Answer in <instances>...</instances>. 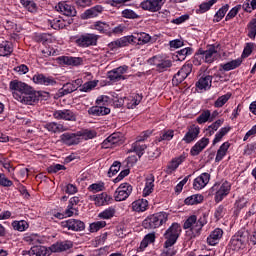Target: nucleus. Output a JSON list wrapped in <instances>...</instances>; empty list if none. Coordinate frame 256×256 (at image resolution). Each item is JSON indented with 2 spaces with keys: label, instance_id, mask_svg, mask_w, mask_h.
Listing matches in <instances>:
<instances>
[{
  "label": "nucleus",
  "instance_id": "1",
  "mask_svg": "<svg viewBox=\"0 0 256 256\" xmlns=\"http://www.w3.org/2000/svg\"><path fill=\"white\" fill-rule=\"evenodd\" d=\"M39 97V92L35 91L31 86L28 91H24L20 96L15 94L16 101L24 103L25 105H33V103H37V101H39Z\"/></svg>",
  "mask_w": 256,
  "mask_h": 256
},
{
  "label": "nucleus",
  "instance_id": "2",
  "mask_svg": "<svg viewBox=\"0 0 256 256\" xmlns=\"http://www.w3.org/2000/svg\"><path fill=\"white\" fill-rule=\"evenodd\" d=\"M179 235H181V226L179 225H172L164 234V242L165 247H173L177 243L179 239Z\"/></svg>",
  "mask_w": 256,
  "mask_h": 256
},
{
  "label": "nucleus",
  "instance_id": "3",
  "mask_svg": "<svg viewBox=\"0 0 256 256\" xmlns=\"http://www.w3.org/2000/svg\"><path fill=\"white\" fill-rule=\"evenodd\" d=\"M99 41V35L93 33H86L79 36L76 39V44L78 47H95Z\"/></svg>",
  "mask_w": 256,
  "mask_h": 256
},
{
  "label": "nucleus",
  "instance_id": "4",
  "mask_svg": "<svg viewBox=\"0 0 256 256\" xmlns=\"http://www.w3.org/2000/svg\"><path fill=\"white\" fill-rule=\"evenodd\" d=\"M148 64L156 67L155 69L159 73H163V71H167L173 65L171 60L164 59L161 56H154L148 59Z\"/></svg>",
  "mask_w": 256,
  "mask_h": 256
},
{
  "label": "nucleus",
  "instance_id": "5",
  "mask_svg": "<svg viewBox=\"0 0 256 256\" xmlns=\"http://www.w3.org/2000/svg\"><path fill=\"white\" fill-rule=\"evenodd\" d=\"M212 193L215 192V201L216 203H219L223 201L224 197H227L229 195V191H231V184L229 182L225 181L224 183L220 184H215L211 188Z\"/></svg>",
  "mask_w": 256,
  "mask_h": 256
},
{
  "label": "nucleus",
  "instance_id": "6",
  "mask_svg": "<svg viewBox=\"0 0 256 256\" xmlns=\"http://www.w3.org/2000/svg\"><path fill=\"white\" fill-rule=\"evenodd\" d=\"M191 71H193L192 64L183 65L182 68L178 71V73L174 75L172 79V84L176 87L177 85H181V83L184 82L186 77H189V75H191Z\"/></svg>",
  "mask_w": 256,
  "mask_h": 256
},
{
  "label": "nucleus",
  "instance_id": "7",
  "mask_svg": "<svg viewBox=\"0 0 256 256\" xmlns=\"http://www.w3.org/2000/svg\"><path fill=\"white\" fill-rule=\"evenodd\" d=\"M133 193V186L129 183H122L114 193L115 201H125Z\"/></svg>",
  "mask_w": 256,
  "mask_h": 256
},
{
  "label": "nucleus",
  "instance_id": "8",
  "mask_svg": "<svg viewBox=\"0 0 256 256\" xmlns=\"http://www.w3.org/2000/svg\"><path fill=\"white\" fill-rule=\"evenodd\" d=\"M167 0H145L141 2L140 7L144 11H150L151 13H157V11H161V7L165 5Z\"/></svg>",
  "mask_w": 256,
  "mask_h": 256
},
{
  "label": "nucleus",
  "instance_id": "9",
  "mask_svg": "<svg viewBox=\"0 0 256 256\" xmlns=\"http://www.w3.org/2000/svg\"><path fill=\"white\" fill-rule=\"evenodd\" d=\"M167 213L159 212L148 216L144 221L143 225H163L167 223Z\"/></svg>",
  "mask_w": 256,
  "mask_h": 256
},
{
  "label": "nucleus",
  "instance_id": "10",
  "mask_svg": "<svg viewBox=\"0 0 256 256\" xmlns=\"http://www.w3.org/2000/svg\"><path fill=\"white\" fill-rule=\"evenodd\" d=\"M9 89L10 91H13L12 95L15 99V95H18L20 97L25 93V91H29L30 86L19 80H13L9 84Z\"/></svg>",
  "mask_w": 256,
  "mask_h": 256
},
{
  "label": "nucleus",
  "instance_id": "11",
  "mask_svg": "<svg viewBox=\"0 0 256 256\" xmlns=\"http://www.w3.org/2000/svg\"><path fill=\"white\" fill-rule=\"evenodd\" d=\"M32 81L36 83V85H44L45 87H53V85H57L55 78L39 73L33 76Z\"/></svg>",
  "mask_w": 256,
  "mask_h": 256
},
{
  "label": "nucleus",
  "instance_id": "12",
  "mask_svg": "<svg viewBox=\"0 0 256 256\" xmlns=\"http://www.w3.org/2000/svg\"><path fill=\"white\" fill-rule=\"evenodd\" d=\"M55 9L59 13H62V15H66V17H75L77 15L75 7L67 4V2H59Z\"/></svg>",
  "mask_w": 256,
  "mask_h": 256
},
{
  "label": "nucleus",
  "instance_id": "13",
  "mask_svg": "<svg viewBox=\"0 0 256 256\" xmlns=\"http://www.w3.org/2000/svg\"><path fill=\"white\" fill-rule=\"evenodd\" d=\"M71 247H73V243H71V241H59L52 244L48 249L51 255V253H63V251H69Z\"/></svg>",
  "mask_w": 256,
  "mask_h": 256
},
{
  "label": "nucleus",
  "instance_id": "14",
  "mask_svg": "<svg viewBox=\"0 0 256 256\" xmlns=\"http://www.w3.org/2000/svg\"><path fill=\"white\" fill-rule=\"evenodd\" d=\"M102 145L105 149H109L113 145H123V136L121 133H113L103 141Z\"/></svg>",
  "mask_w": 256,
  "mask_h": 256
},
{
  "label": "nucleus",
  "instance_id": "15",
  "mask_svg": "<svg viewBox=\"0 0 256 256\" xmlns=\"http://www.w3.org/2000/svg\"><path fill=\"white\" fill-rule=\"evenodd\" d=\"M199 133H201V128L195 124H192L190 127H188V131L183 137L182 141H185L186 143H193V141L199 137Z\"/></svg>",
  "mask_w": 256,
  "mask_h": 256
},
{
  "label": "nucleus",
  "instance_id": "16",
  "mask_svg": "<svg viewBox=\"0 0 256 256\" xmlns=\"http://www.w3.org/2000/svg\"><path fill=\"white\" fill-rule=\"evenodd\" d=\"M229 245L232 251H243L247 244H245V237L240 235H234L231 238Z\"/></svg>",
  "mask_w": 256,
  "mask_h": 256
},
{
  "label": "nucleus",
  "instance_id": "17",
  "mask_svg": "<svg viewBox=\"0 0 256 256\" xmlns=\"http://www.w3.org/2000/svg\"><path fill=\"white\" fill-rule=\"evenodd\" d=\"M209 179H211V175L209 173H202L200 176H198L193 183V188L196 191H201V189H204V187H207V184L209 183Z\"/></svg>",
  "mask_w": 256,
  "mask_h": 256
},
{
  "label": "nucleus",
  "instance_id": "18",
  "mask_svg": "<svg viewBox=\"0 0 256 256\" xmlns=\"http://www.w3.org/2000/svg\"><path fill=\"white\" fill-rule=\"evenodd\" d=\"M54 119H63L64 121H76V116L71 110H57L53 113Z\"/></svg>",
  "mask_w": 256,
  "mask_h": 256
},
{
  "label": "nucleus",
  "instance_id": "19",
  "mask_svg": "<svg viewBox=\"0 0 256 256\" xmlns=\"http://www.w3.org/2000/svg\"><path fill=\"white\" fill-rule=\"evenodd\" d=\"M127 69V66H120L114 70H111L108 72V79H110V81H121V79H125L123 74L127 73Z\"/></svg>",
  "mask_w": 256,
  "mask_h": 256
},
{
  "label": "nucleus",
  "instance_id": "20",
  "mask_svg": "<svg viewBox=\"0 0 256 256\" xmlns=\"http://www.w3.org/2000/svg\"><path fill=\"white\" fill-rule=\"evenodd\" d=\"M61 142L65 145H78L80 141L79 133H64L60 136Z\"/></svg>",
  "mask_w": 256,
  "mask_h": 256
},
{
  "label": "nucleus",
  "instance_id": "21",
  "mask_svg": "<svg viewBox=\"0 0 256 256\" xmlns=\"http://www.w3.org/2000/svg\"><path fill=\"white\" fill-rule=\"evenodd\" d=\"M202 228L203 226L201 225H184L186 237L188 239H195V237H199V235H201Z\"/></svg>",
  "mask_w": 256,
  "mask_h": 256
},
{
  "label": "nucleus",
  "instance_id": "22",
  "mask_svg": "<svg viewBox=\"0 0 256 256\" xmlns=\"http://www.w3.org/2000/svg\"><path fill=\"white\" fill-rule=\"evenodd\" d=\"M208 145L209 138H202L191 148L190 155H192V157H197V155H199V153H201V151H203V149Z\"/></svg>",
  "mask_w": 256,
  "mask_h": 256
},
{
  "label": "nucleus",
  "instance_id": "23",
  "mask_svg": "<svg viewBox=\"0 0 256 256\" xmlns=\"http://www.w3.org/2000/svg\"><path fill=\"white\" fill-rule=\"evenodd\" d=\"M29 256H50L51 251H49V248L45 246H33L28 251Z\"/></svg>",
  "mask_w": 256,
  "mask_h": 256
},
{
  "label": "nucleus",
  "instance_id": "24",
  "mask_svg": "<svg viewBox=\"0 0 256 256\" xmlns=\"http://www.w3.org/2000/svg\"><path fill=\"white\" fill-rule=\"evenodd\" d=\"M95 205L98 207H103V205H109V203L113 202V197L107 195V193L103 192L95 196Z\"/></svg>",
  "mask_w": 256,
  "mask_h": 256
},
{
  "label": "nucleus",
  "instance_id": "25",
  "mask_svg": "<svg viewBox=\"0 0 256 256\" xmlns=\"http://www.w3.org/2000/svg\"><path fill=\"white\" fill-rule=\"evenodd\" d=\"M223 237V230L221 228H216L207 238L208 245L215 246L217 245L219 239Z\"/></svg>",
  "mask_w": 256,
  "mask_h": 256
},
{
  "label": "nucleus",
  "instance_id": "26",
  "mask_svg": "<svg viewBox=\"0 0 256 256\" xmlns=\"http://www.w3.org/2000/svg\"><path fill=\"white\" fill-rule=\"evenodd\" d=\"M45 129L50 131L51 133H63V131H67L69 128L64 126L63 124H59L57 122H49L45 124Z\"/></svg>",
  "mask_w": 256,
  "mask_h": 256
},
{
  "label": "nucleus",
  "instance_id": "27",
  "mask_svg": "<svg viewBox=\"0 0 256 256\" xmlns=\"http://www.w3.org/2000/svg\"><path fill=\"white\" fill-rule=\"evenodd\" d=\"M58 59L60 63H63L64 65H73L74 67H77V65H81V63H83V58L81 57L62 56Z\"/></svg>",
  "mask_w": 256,
  "mask_h": 256
},
{
  "label": "nucleus",
  "instance_id": "28",
  "mask_svg": "<svg viewBox=\"0 0 256 256\" xmlns=\"http://www.w3.org/2000/svg\"><path fill=\"white\" fill-rule=\"evenodd\" d=\"M215 55H217V48L215 46H208L206 50H203L204 63H213Z\"/></svg>",
  "mask_w": 256,
  "mask_h": 256
},
{
  "label": "nucleus",
  "instance_id": "29",
  "mask_svg": "<svg viewBox=\"0 0 256 256\" xmlns=\"http://www.w3.org/2000/svg\"><path fill=\"white\" fill-rule=\"evenodd\" d=\"M183 161H185L184 155L172 159L166 168V173L171 175V173H173V171H175L181 165V163H183Z\"/></svg>",
  "mask_w": 256,
  "mask_h": 256
},
{
  "label": "nucleus",
  "instance_id": "30",
  "mask_svg": "<svg viewBox=\"0 0 256 256\" xmlns=\"http://www.w3.org/2000/svg\"><path fill=\"white\" fill-rule=\"evenodd\" d=\"M211 83H213V77L212 76H205L201 77L197 82H196V87L200 90L207 91V89H211Z\"/></svg>",
  "mask_w": 256,
  "mask_h": 256
},
{
  "label": "nucleus",
  "instance_id": "31",
  "mask_svg": "<svg viewBox=\"0 0 256 256\" xmlns=\"http://www.w3.org/2000/svg\"><path fill=\"white\" fill-rule=\"evenodd\" d=\"M88 113L90 115H96L97 117H99L100 115H109L111 113V109L105 106L97 105V106H92L88 110Z\"/></svg>",
  "mask_w": 256,
  "mask_h": 256
},
{
  "label": "nucleus",
  "instance_id": "32",
  "mask_svg": "<svg viewBox=\"0 0 256 256\" xmlns=\"http://www.w3.org/2000/svg\"><path fill=\"white\" fill-rule=\"evenodd\" d=\"M155 239H156L155 233L147 234L141 241L140 246L138 247L137 251L138 252L145 251V249H147V247H149V245H151V243H153L155 241Z\"/></svg>",
  "mask_w": 256,
  "mask_h": 256
},
{
  "label": "nucleus",
  "instance_id": "33",
  "mask_svg": "<svg viewBox=\"0 0 256 256\" xmlns=\"http://www.w3.org/2000/svg\"><path fill=\"white\" fill-rule=\"evenodd\" d=\"M75 91H77V85L66 83L58 90V97H65V95H69V93H73Z\"/></svg>",
  "mask_w": 256,
  "mask_h": 256
},
{
  "label": "nucleus",
  "instance_id": "34",
  "mask_svg": "<svg viewBox=\"0 0 256 256\" xmlns=\"http://www.w3.org/2000/svg\"><path fill=\"white\" fill-rule=\"evenodd\" d=\"M101 11H103V7L95 6L93 8L86 10L82 14V18L83 19H93V17H97L99 15V13H101Z\"/></svg>",
  "mask_w": 256,
  "mask_h": 256
},
{
  "label": "nucleus",
  "instance_id": "35",
  "mask_svg": "<svg viewBox=\"0 0 256 256\" xmlns=\"http://www.w3.org/2000/svg\"><path fill=\"white\" fill-rule=\"evenodd\" d=\"M230 144L229 142H224L218 149L215 162L219 163L220 161H223V157L227 155V151H229Z\"/></svg>",
  "mask_w": 256,
  "mask_h": 256
},
{
  "label": "nucleus",
  "instance_id": "36",
  "mask_svg": "<svg viewBox=\"0 0 256 256\" xmlns=\"http://www.w3.org/2000/svg\"><path fill=\"white\" fill-rule=\"evenodd\" d=\"M23 240L29 245H37L39 243H43V237L39 236V234H25Z\"/></svg>",
  "mask_w": 256,
  "mask_h": 256
},
{
  "label": "nucleus",
  "instance_id": "37",
  "mask_svg": "<svg viewBox=\"0 0 256 256\" xmlns=\"http://www.w3.org/2000/svg\"><path fill=\"white\" fill-rule=\"evenodd\" d=\"M153 183H155V178L153 177V175L148 176L146 178V185L143 190L144 197H147L153 193V187H155V184Z\"/></svg>",
  "mask_w": 256,
  "mask_h": 256
},
{
  "label": "nucleus",
  "instance_id": "38",
  "mask_svg": "<svg viewBox=\"0 0 256 256\" xmlns=\"http://www.w3.org/2000/svg\"><path fill=\"white\" fill-rule=\"evenodd\" d=\"M147 207H149V202L147 200H138L132 203V209L137 213L147 211Z\"/></svg>",
  "mask_w": 256,
  "mask_h": 256
},
{
  "label": "nucleus",
  "instance_id": "39",
  "mask_svg": "<svg viewBox=\"0 0 256 256\" xmlns=\"http://www.w3.org/2000/svg\"><path fill=\"white\" fill-rule=\"evenodd\" d=\"M149 41H151V36L145 32L137 34L133 39V43H136L137 45H145L149 43Z\"/></svg>",
  "mask_w": 256,
  "mask_h": 256
},
{
  "label": "nucleus",
  "instance_id": "40",
  "mask_svg": "<svg viewBox=\"0 0 256 256\" xmlns=\"http://www.w3.org/2000/svg\"><path fill=\"white\" fill-rule=\"evenodd\" d=\"M146 149H147V145L141 144L139 142H135L132 144L130 153H132V152L136 153V155H138L139 159H141V156L143 155V153H145Z\"/></svg>",
  "mask_w": 256,
  "mask_h": 256
},
{
  "label": "nucleus",
  "instance_id": "41",
  "mask_svg": "<svg viewBox=\"0 0 256 256\" xmlns=\"http://www.w3.org/2000/svg\"><path fill=\"white\" fill-rule=\"evenodd\" d=\"M242 63H243V60L241 58H238L236 60H232L222 65V68L224 71H232L233 69H237V67H240Z\"/></svg>",
  "mask_w": 256,
  "mask_h": 256
},
{
  "label": "nucleus",
  "instance_id": "42",
  "mask_svg": "<svg viewBox=\"0 0 256 256\" xmlns=\"http://www.w3.org/2000/svg\"><path fill=\"white\" fill-rule=\"evenodd\" d=\"M223 123V119L216 120L214 123L208 126V128L206 129V135H209V137H211V135H213L215 131H217V129H219V127L223 125Z\"/></svg>",
  "mask_w": 256,
  "mask_h": 256
},
{
  "label": "nucleus",
  "instance_id": "43",
  "mask_svg": "<svg viewBox=\"0 0 256 256\" xmlns=\"http://www.w3.org/2000/svg\"><path fill=\"white\" fill-rule=\"evenodd\" d=\"M13 53V47L9 42H2L0 44V56L7 57V55H11Z\"/></svg>",
  "mask_w": 256,
  "mask_h": 256
},
{
  "label": "nucleus",
  "instance_id": "44",
  "mask_svg": "<svg viewBox=\"0 0 256 256\" xmlns=\"http://www.w3.org/2000/svg\"><path fill=\"white\" fill-rule=\"evenodd\" d=\"M202 201H203V195L195 194L186 198L184 200V203L185 205H197L198 203H202Z\"/></svg>",
  "mask_w": 256,
  "mask_h": 256
},
{
  "label": "nucleus",
  "instance_id": "45",
  "mask_svg": "<svg viewBox=\"0 0 256 256\" xmlns=\"http://www.w3.org/2000/svg\"><path fill=\"white\" fill-rule=\"evenodd\" d=\"M20 2L30 13H37V4L33 0H20Z\"/></svg>",
  "mask_w": 256,
  "mask_h": 256
},
{
  "label": "nucleus",
  "instance_id": "46",
  "mask_svg": "<svg viewBox=\"0 0 256 256\" xmlns=\"http://www.w3.org/2000/svg\"><path fill=\"white\" fill-rule=\"evenodd\" d=\"M199 125H203V123H207V121L211 122V111L204 110L196 119Z\"/></svg>",
  "mask_w": 256,
  "mask_h": 256
},
{
  "label": "nucleus",
  "instance_id": "47",
  "mask_svg": "<svg viewBox=\"0 0 256 256\" xmlns=\"http://www.w3.org/2000/svg\"><path fill=\"white\" fill-rule=\"evenodd\" d=\"M205 61V56H203V49L200 48L194 55V58L192 60L193 65L196 67H199Z\"/></svg>",
  "mask_w": 256,
  "mask_h": 256
},
{
  "label": "nucleus",
  "instance_id": "48",
  "mask_svg": "<svg viewBox=\"0 0 256 256\" xmlns=\"http://www.w3.org/2000/svg\"><path fill=\"white\" fill-rule=\"evenodd\" d=\"M228 131H231V127L221 128L220 131L215 135L213 145H217V143L223 139L224 135H227Z\"/></svg>",
  "mask_w": 256,
  "mask_h": 256
},
{
  "label": "nucleus",
  "instance_id": "49",
  "mask_svg": "<svg viewBox=\"0 0 256 256\" xmlns=\"http://www.w3.org/2000/svg\"><path fill=\"white\" fill-rule=\"evenodd\" d=\"M133 39H135V36H128L120 38L119 40L115 41V45L117 47H127L129 43H133Z\"/></svg>",
  "mask_w": 256,
  "mask_h": 256
},
{
  "label": "nucleus",
  "instance_id": "50",
  "mask_svg": "<svg viewBox=\"0 0 256 256\" xmlns=\"http://www.w3.org/2000/svg\"><path fill=\"white\" fill-rule=\"evenodd\" d=\"M98 83H99L98 80L86 82L82 85V87L80 88V91H82L84 93H88V91H92V89H95V87H97Z\"/></svg>",
  "mask_w": 256,
  "mask_h": 256
},
{
  "label": "nucleus",
  "instance_id": "51",
  "mask_svg": "<svg viewBox=\"0 0 256 256\" xmlns=\"http://www.w3.org/2000/svg\"><path fill=\"white\" fill-rule=\"evenodd\" d=\"M227 11H229L228 4L224 5L222 8H220L217 11V13L215 14L214 21H216V23H219V21H221V19H223L225 17V14L227 13Z\"/></svg>",
  "mask_w": 256,
  "mask_h": 256
},
{
  "label": "nucleus",
  "instance_id": "52",
  "mask_svg": "<svg viewBox=\"0 0 256 256\" xmlns=\"http://www.w3.org/2000/svg\"><path fill=\"white\" fill-rule=\"evenodd\" d=\"M193 53V48L191 47H187L184 48L182 50L178 51V61H185V57H187V55H191Z\"/></svg>",
  "mask_w": 256,
  "mask_h": 256
},
{
  "label": "nucleus",
  "instance_id": "53",
  "mask_svg": "<svg viewBox=\"0 0 256 256\" xmlns=\"http://www.w3.org/2000/svg\"><path fill=\"white\" fill-rule=\"evenodd\" d=\"M256 36V19H252L248 24V37L255 39Z\"/></svg>",
  "mask_w": 256,
  "mask_h": 256
},
{
  "label": "nucleus",
  "instance_id": "54",
  "mask_svg": "<svg viewBox=\"0 0 256 256\" xmlns=\"http://www.w3.org/2000/svg\"><path fill=\"white\" fill-rule=\"evenodd\" d=\"M94 29L99 31V33H107L109 31V24L99 21L94 24Z\"/></svg>",
  "mask_w": 256,
  "mask_h": 256
},
{
  "label": "nucleus",
  "instance_id": "55",
  "mask_svg": "<svg viewBox=\"0 0 256 256\" xmlns=\"http://www.w3.org/2000/svg\"><path fill=\"white\" fill-rule=\"evenodd\" d=\"M229 99H231V94L222 95L215 101L214 106L218 108L223 107Z\"/></svg>",
  "mask_w": 256,
  "mask_h": 256
},
{
  "label": "nucleus",
  "instance_id": "56",
  "mask_svg": "<svg viewBox=\"0 0 256 256\" xmlns=\"http://www.w3.org/2000/svg\"><path fill=\"white\" fill-rule=\"evenodd\" d=\"M115 215V208L109 207L99 214L102 219H111Z\"/></svg>",
  "mask_w": 256,
  "mask_h": 256
},
{
  "label": "nucleus",
  "instance_id": "57",
  "mask_svg": "<svg viewBox=\"0 0 256 256\" xmlns=\"http://www.w3.org/2000/svg\"><path fill=\"white\" fill-rule=\"evenodd\" d=\"M121 169V162H114L108 171V176L112 177L113 175H117L119 170Z\"/></svg>",
  "mask_w": 256,
  "mask_h": 256
},
{
  "label": "nucleus",
  "instance_id": "58",
  "mask_svg": "<svg viewBox=\"0 0 256 256\" xmlns=\"http://www.w3.org/2000/svg\"><path fill=\"white\" fill-rule=\"evenodd\" d=\"M215 3H217V0H210L208 2H203L202 4H200L201 13H206V11H209V9H211V7L215 5Z\"/></svg>",
  "mask_w": 256,
  "mask_h": 256
},
{
  "label": "nucleus",
  "instance_id": "59",
  "mask_svg": "<svg viewBox=\"0 0 256 256\" xmlns=\"http://www.w3.org/2000/svg\"><path fill=\"white\" fill-rule=\"evenodd\" d=\"M253 47H255L254 43H247L244 47L243 53H242V59H247L251 53H253Z\"/></svg>",
  "mask_w": 256,
  "mask_h": 256
},
{
  "label": "nucleus",
  "instance_id": "60",
  "mask_svg": "<svg viewBox=\"0 0 256 256\" xmlns=\"http://www.w3.org/2000/svg\"><path fill=\"white\" fill-rule=\"evenodd\" d=\"M174 255H177V250H175V247L165 246L164 244V250L160 256H174Z\"/></svg>",
  "mask_w": 256,
  "mask_h": 256
},
{
  "label": "nucleus",
  "instance_id": "61",
  "mask_svg": "<svg viewBox=\"0 0 256 256\" xmlns=\"http://www.w3.org/2000/svg\"><path fill=\"white\" fill-rule=\"evenodd\" d=\"M96 133L92 130H84L82 132H78L79 138L82 137V139H93L95 137Z\"/></svg>",
  "mask_w": 256,
  "mask_h": 256
},
{
  "label": "nucleus",
  "instance_id": "62",
  "mask_svg": "<svg viewBox=\"0 0 256 256\" xmlns=\"http://www.w3.org/2000/svg\"><path fill=\"white\" fill-rule=\"evenodd\" d=\"M89 191H92V193H99V191H103L105 189L104 183H95L89 186Z\"/></svg>",
  "mask_w": 256,
  "mask_h": 256
},
{
  "label": "nucleus",
  "instance_id": "63",
  "mask_svg": "<svg viewBox=\"0 0 256 256\" xmlns=\"http://www.w3.org/2000/svg\"><path fill=\"white\" fill-rule=\"evenodd\" d=\"M51 36L49 34H38L35 36V41L37 43H42V45H45L49 41Z\"/></svg>",
  "mask_w": 256,
  "mask_h": 256
},
{
  "label": "nucleus",
  "instance_id": "64",
  "mask_svg": "<svg viewBox=\"0 0 256 256\" xmlns=\"http://www.w3.org/2000/svg\"><path fill=\"white\" fill-rule=\"evenodd\" d=\"M123 17H125L126 19H137L139 18V15H137V13H135V11L133 10H129V9H125L122 12Z\"/></svg>",
  "mask_w": 256,
  "mask_h": 256
}]
</instances>
